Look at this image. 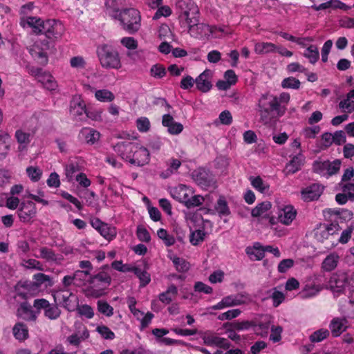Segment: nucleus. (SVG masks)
I'll use <instances>...</instances> for the list:
<instances>
[{"label": "nucleus", "mask_w": 354, "mask_h": 354, "mask_svg": "<svg viewBox=\"0 0 354 354\" xmlns=\"http://www.w3.org/2000/svg\"><path fill=\"white\" fill-rule=\"evenodd\" d=\"M177 6L180 9L179 19L183 24L188 28L189 34L194 37L205 38L219 37L218 31L223 32L221 28L211 27L198 23L199 10L192 0H179Z\"/></svg>", "instance_id": "f257e3e1"}, {"label": "nucleus", "mask_w": 354, "mask_h": 354, "mask_svg": "<svg viewBox=\"0 0 354 354\" xmlns=\"http://www.w3.org/2000/svg\"><path fill=\"white\" fill-rule=\"evenodd\" d=\"M105 12L113 19L118 20L121 28L130 34L137 32L140 28V13L135 8L120 10L115 0H106Z\"/></svg>", "instance_id": "f03ea898"}, {"label": "nucleus", "mask_w": 354, "mask_h": 354, "mask_svg": "<svg viewBox=\"0 0 354 354\" xmlns=\"http://www.w3.org/2000/svg\"><path fill=\"white\" fill-rule=\"evenodd\" d=\"M115 152L131 165L142 167L149 163V149L138 142L120 141L113 146Z\"/></svg>", "instance_id": "7ed1b4c3"}, {"label": "nucleus", "mask_w": 354, "mask_h": 354, "mask_svg": "<svg viewBox=\"0 0 354 354\" xmlns=\"http://www.w3.org/2000/svg\"><path fill=\"white\" fill-rule=\"evenodd\" d=\"M278 105L277 96L269 93L261 95L258 100L257 111L264 124L282 116V111H279Z\"/></svg>", "instance_id": "20e7f679"}, {"label": "nucleus", "mask_w": 354, "mask_h": 354, "mask_svg": "<svg viewBox=\"0 0 354 354\" xmlns=\"http://www.w3.org/2000/svg\"><path fill=\"white\" fill-rule=\"evenodd\" d=\"M171 196L184 204L187 208L195 207L201 205L204 202V198L201 195H194L193 189L185 185H178L170 188Z\"/></svg>", "instance_id": "39448f33"}, {"label": "nucleus", "mask_w": 354, "mask_h": 354, "mask_svg": "<svg viewBox=\"0 0 354 354\" xmlns=\"http://www.w3.org/2000/svg\"><path fill=\"white\" fill-rule=\"evenodd\" d=\"M97 55L101 66L106 69L118 70L122 67L119 53L108 44H101L97 48Z\"/></svg>", "instance_id": "423d86ee"}, {"label": "nucleus", "mask_w": 354, "mask_h": 354, "mask_svg": "<svg viewBox=\"0 0 354 354\" xmlns=\"http://www.w3.org/2000/svg\"><path fill=\"white\" fill-rule=\"evenodd\" d=\"M111 284V277L106 272H100L92 277L83 290L86 297H100L106 293Z\"/></svg>", "instance_id": "0eeeda50"}, {"label": "nucleus", "mask_w": 354, "mask_h": 354, "mask_svg": "<svg viewBox=\"0 0 354 354\" xmlns=\"http://www.w3.org/2000/svg\"><path fill=\"white\" fill-rule=\"evenodd\" d=\"M248 298L242 294L230 295L224 297L216 304L211 306L207 308L209 314L214 315L215 310H221L227 308L240 306L248 302Z\"/></svg>", "instance_id": "6e6552de"}, {"label": "nucleus", "mask_w": 354, "mask_h": 354, "mask_svg": "<svg viewBox=\"0 0 354 354\" xmlns=\"http://www.w3.org/2000/svg\"><path fill=\"white\" fill-rule=\"evenodd\" d=\"M341 161L338 159L330 160H317L313 164V170L315 173L328 178L336 174L340 169Z\"/></svg>", "instance_id": "1a4fd4ad"}, {"label": "nucleus", "mask_w": 354, "mask_h": 354, "mask_svg": "<svg viewBox=\"0 0 354 354\" xmlns=\"http://www.w3.org/2000/svg\"><path fill=\"white\" fill-rule=\"evenodd\" d=\"M276 220L286 226L290 225L295 220L297 212L290 204H281L277 205Z\"/></svg>", "instance_id": "9d476101"}, {"label": "nucleus", "mask_w": 354, "mask_h": 354, "mask_svg": "<svg viewBox=\"0 0 354 354\" xmlns=\"http://www.w3.org/2000/svg\"><path fill=\"white\" fill-rule=\"evenodd\" d=\"M49 45L47 41L37 40L29 47L31 56L39 64H46L48 62V51Z\"/></svg>", "instance_id": "9b49d317"}, {"label": "nucleus", "mask_w": 354, "mask_h": 354, "mask_svg": "<svg viewBox=\"0 0 354 354\" xmlns=\"http://www.w3.org/2000/svg\"><path fill=\"white\" fill-rule=\"evenodd\" d=\"M340 229L337 223L320 224L315 230L314 236L318 241L324 242L330 236L337 234Z\"/></svg>", "instance_id": "f8f14e48"}, {"label": "nucleus", "mask_w": 354, "mask_h": 354, "mask_svg": "<svg viewBox=\"0 0 354 354\" xmlns=\"http://www.w3.org/2000/svg\"><path fill=\"white\" fill-rule=\"evenodd\" d=\"M46 20L39 17L21 16L19 24L24 29L30 30L35 34L42 33Z\"/></svg>", "instance_id": "ddd939ff"}, {"label": "nucleus", "mask_w": 354, "mask_h": 354, "mask_svg": "<svg viewBox=\"0 0 354 354\" xmlns=\"http://www.w3.org/2000/svg\"><path fill=\"white\" fill-rule=\"evenodd\" d=\"M86 112L85 101L80 95H75L70 102L69 113L77 120H82Z\"/></svg>", "instance_id": "4468645a"}, {"label": "nucleus", "mask_w": 354, "mask_h": 354, "mask_svg": "<svg viewBox=\"0 0 354 354\" xmlns=\"http://www.w3.org/2000/svg\"><path fill=\"white\" fill-rule=\"evenodd\" d=\"M64 32V25L54 19L46 20L42 34L49 39L59 38Z\"/></svg>", "instance_id": "2eb2a0df"}, {"label": "nucleus", "mask_w": 354, "mask_h": 354, "mask_svg": "<svg viewBox=\"0 0 354 354\" xmlns=\"http://www.w3.org/2000/svg\"><path fill=\"white\" fill-rule=\"evenodd\" d=\"M32 75L36 77L37 80L46 89L50 91H57L58 90V84L50 73L37 69L32 72Z\"/></svg>", "instance_id": "dca6fc26"}, {"label": "nucleus", "mask_w": 354, "mask_h": 354, "mask_svg": "<svg viewBox=\"0 0 354 354\" xmlns=\"http://www.w3.org/2000/svg\"><path fill=\"white\" fill-rule=\"evenodd\" d=\"M34 306L38 310L44 309L45 316L50 319H55L60 315L59 309L44 299H36L34 302Z\"/></svg>", "instance_id": "f3484780"}, {"label": "nucleus", "mask_w": 354, "mask_h": 354, "mask_svg": "<svg viewBox=\"0 0 354 354\" xmlns=\"http://www.w3.org/2000/svg\"><path fill=\"white\" fill-rule=\"evenodd\" d=\"M37 209L35 204L32 201H26L21 203L18 210V216L23 222H30L36 215Z\"/></svg>", "instance_id": "a211bd4d"}, {"label": "nucleus", "mask_w": 354, "mask_h": 354, "mask_svg": "<svg viewBox=\"0 0 354 354\" xmlns=\"http://www.w3.org/2000/svg\"><path fill=\"white\" fill-rule=\"evenodd\" d=\"M100 133L95 129L84 127L80 130L78 138L80 141L93 145L100 140Z\"/></svg>", "instance_id": "6ab92c4d"}, {"label": "nucleus", "mask_w": 354, "mask_h": 354, "mask_svg": "<svg viewBox=\"0 0 354 354\" xmlns=\"http://www.w3.org/2000/svg\"><path fill=\"white\" fill-rule=\"evenodd\" d=\"M162 124L167 128V132L170 135L177 136L183 131V125L176 122L174 118L169 114L162 115Z\"/></svg>", "instance_id": "aec40b11"}, {"label": "nucleus", "mask_w": 354, "mask_h": 354, "mask_svg": "<svg viewBox=\"0 0 354 354\" xmlns=\"http://www.w3.org/2000/svg\"><path fill=\"white\" fill-rule=\"evenodd\" d=\"M349 327L346 317H334L330 322L329 328L333 337H339Z\"/></svg>", "instance_id": "412c9836"}, {"label": "nucleus", "mask_w": 354, "mask_h": 354, "mask_svg": "<svg viewBox=\"0 0 354 354\" xmlns=\"http://www.w3.org/2000/svg\"><path fill=\"white\" fill-rule=\"evenodd\" d=\"M84 88L91 91H94V96L97 101L102 103H111L115 99V94L107 88L95 90L89 84H84Z\"/></svg>", "instance_id": "4be33fe9"}, {"label": "nucleus", "mask_w": 354, "mask_h": 354, "mask_svg": "<svg viewBox=\"0 0 354 354\" xmlns=\"http://www.w3.org/2000/svg\"><path fill=\"white\" fill-rule=\"evenodd\" d=\"M64 167L66 178L68 181L72 182L75 180V173L81 169V160L77 157L69 158Z\"/></svg>", "instance_id": "5701e85b"}, {"label": "nucleus", "mask_w": 354, "mask_h": 354, "mask_svg": "<svg viewBox=\"0 0 354 354\" xmlns=\"http://www.w3.org/2000/svg\"><path fill=\"white\" fill-rule=\"evenodd\" d=\"M204 343L207 346H216L221 348H227L230 346L229 342L212 332H205L203 335Z\"/></svg>", "instance_id": "b1692460"}, {"label": "nucleus", "mask_w": 354, "mask_h": 354, "mask_svg": "<svg viewBox=\"0 0 354 354\" xmlns=\"http://www.w3.org/2000/svg\"><path fill=\"white\" fill-rule=\"evenodd\" d=\"M212 71L211 70H205L195 80L197 88L202 92H207L212 87L211 78Z\"/></svg>", "instance_id": "393cba45"}, {"label": "nucleus", "mask_w": 354, "mask_h": 354, "mask_svg": "<svg viewBox=\"0 0 354 354\" xmlns=\"http://www.w3.org/2000/svg\"><path fill=\"white\" fill-rule=\"evenodd\" d=\"M272 207L271 202L266 201L258 203L251 211V215L255 218H270Z\"/></svg>", "instance_id": "a878e982"}, {"label": "nucleus", "mask_w": 354, "mask_h": 354, "mask_svg": "<svg viewBox=\"0 0 354 354\" xmlns=\"http://www.w3.org/2000/svg\"><path fill=\"white\" fill-rule=\"evenodd\" d=\"M323 191V187L318 184H313L301 192V198L305 201H311L317 199Z\"/></svg>", "instance_id": "bb28decb"}, {"label": "nucleus", "mask_w": 354, "mask_h": 354, "mask_svg": "<svg viewBox=\"0 0 354 354\" xmlns=\"http://www.w3.org/2000/svg\"><path fill=\"white\" fill-rule=\"evenodd\" d=\"M16 296L22 299H27L34 296L37 292L35 290V286L32 283L20 282L15 286Z\"/></svg>", "instance_id": "cd10ccee"}, {"label": "nucleus", "mask_w": 354, "mask_h": 354, "mask_svg": "<svg viewBox=\"0 0 354 354\" xmlns=\"http://www.w3.org/2000/svg\"><path fill=\"white\" fill-rule=\"evenodd\" d=\"M39 312L32 309L31 306L27 302H23L17 310L19 317L27 321H34L37 319Z\"/></svg>", "instance_id": "c85d7f7f"}, {"label": "nucleus", "mask_w": 354, "mask_h": 354, "mask_svg": "<svg viewBox=\"0 0 354 354\" xmlns=\"http://www.w3.org/2000/svg\"><path fill=\"white\" fill-rule=\"evenodd\" d=\"M346 285V276L344 274H334L329 281V286L333 292H342Z\"/></svg>", "instance_id": "c756f323"}, {"label": "nucleus", "mask_w": 354, "mask_h": 354, "mask_svg": "<svg viewBox=\"0 0 354 354\" xmlns=\"http://www.w3.org/2000/svg\"><path fill=\"white\" fill-rule=\"evenodd\" d=\"M322 290V286L316 283H307L300 291L299 295L301 298L308 299L315 297Z\"/></svg>", "instance_id": "7c9ffc66"}, {"label": "nucleus", "mask_w": 354, "mask_h": 354, "mask_svg": "<svg viewBox=\"0 0 354 354\" xmlns=\"http://www.w3.org/2000/svg\"><path fill=\"white\" fill-rule=\"evenodd\" d=\"M131 313L134 317L140 322V328L142 329L147 327L154 317L151 313L147 312L145 313L138 308L132 310Z\"/></svg>", "instance_id": "2f4dec72"}, {"label": "nucleus", "mask_w": 354, "mask_h": 354, "mask_svg": "<svg viewBox=\"0 0 354 354\" xmlns=\"http://www.w3.org/2000/svg\"><path fill=\"white\" fill-rule=\"evenodd\" d=\"M12 334L16 339L24 342L29 337L28 329L26 324L18 322L12 328Z\"/></svg>", "instance_id": "473e14b6"}, {"label": "nucleus", "mask_w": 354, "mask_h": 354, "mask_svg": "<svg viewBox=\"0 0 354 354\" xmlns=\"http://www.w3.org/2000/svg\"><path fill=\"white\" fill-rule=\"evenodd\" d=\"M277 46L271 42H256L254 50L258 55L276 53Z\"/></svg>", "instance_id": "72a5a7b5"}, {"label": "nucleus", "mask_w": 354, "mask_h": 354, "mask_svg": "<svg viewBox=\"0 0 354 354\" xmlns=\"http://www.w3.org/2000/svg\"><path fill=\"white\" fill-rule=\"evenodd\" d=\"M38 257L42 258L47 261L55 262L59 263L62 260L61 255L55 254L53 251L47 248H41L38 250Z\"/></svg>", "instance_id": "f704fd0d"}, {"label": "nucleus", "mask_w": 354, "mask_h": 354, "mask_svg": "<svg viewBox=\"0 0 354 354\" xmlns=\"http://www.w3.org/2000/svg\"><path fill=\"white\" fill-rule=\"evenodd\" d=\"M304 161L303 155L298 154L293 157L292 160L286 165V171L287 174H294L300 169Z\"/></svg>", "instance_id": "c9c22d12"}, {"label": "nucleus", "mask_w": 354, "mask_h": 354, "mask_svg": "<svg viewBox=\"0 0 354 354\" xmlns=\"http://www.w3.org/2000/svg\"><path fill=\"white\" fill-rule=\"evenodd\" d=\"M246 253L252 260H260L264 257V247L260 243H256L252 247L246 249Z\"/></svg>", "instance_id": "e433bc0d"}, {"label": "nucleus", "mask_w": 354, "mask_h": 354, "mask_svg": "<svg viewBox=\"0 0 354 354\" xmlns=\"http://www.w3.org/2000/svg\"><path fill=\"white\" fill-rule=\"evenodd\" d=\"M178 289L174 285H171L168 287L165 292H163L159 295V300L167 305L170 304L172 300L177 295Z\"/></svg>", "instance_id": "4c0bfd02"}, {"label": "nucleus", "mask_w": 354, "mask_h": 354, "mask_svg": "<svg viewBox=\"0 0 354 354\" xmlns=\"http://www.w3.org/2000/svg\"><path fill=\"white\" fill-rule=\"evenodd\" d=\"M250 181L252 187L262 194H266L270 189L269 184L263 180L260 176H251Z\"/></svg>", "instance_id": "58836bf2"}, {"label": "nucleus", "mask_w": 354, "mask_h": 354, "mask_svg": "<svg viewBox=\"0 0 354 354\" xmlns=\"http://www.w3.org/2000/svg\"><path fill=\"white\" fill-rule=\"evenodd\" d=\"M339 256L333 252L328 254L323 261L322 268L324 270L330 272L334 270L338 263Z\"/></svg>", "instance_id": "ea45409f"}, {"label": "nucleus", "mask_w": 354, "mask_h": 354, "mask_svg": "<svg viewBox=\"0 0 354 354\" xmlns=\"http://www.w3.org/2000/svg\"><path fill=\"white\" fill-rule=\"evenodd\" d=\"M34 282L32 285L35 286V290L37 292L39 291V287L41 285H44L46 287L51 286L53 281L49 276L46 275L43 273H37L33 276Z\"/></svg>", "instance_id": "a19ab883"}, {"label": "nucleus", "mask_w": 354, "mask_h": 354, "mask_svg": "<svg viewBox=\"0 0 354 354\" xmlns=\"http://www.w3.org/2000/svg\"><path fill=\"white\" fill-rule=\"evenodd\" d=\"M262 318L263 319L258 324L253 322V326L256 328L255 331L257 334L265 337L267 335L268 330L270 327V317L268 315H265Z\"/></svg>", "instance_id": "79ce46f5"}, {"label": "nucleus", "mask_w": 354, "mask_h": 354, "mask_svg": "<svg viewBox=\"0 0 354 354\" xmlns=\"http://www.w3.org/2000/svg\"><path fill=\"white\" fill-rule=\"evenodd\" d=\"M75 285L77 286H87L86 282L90 281L91 277L88 270H77L74 273Z\"/></svg>", "instance_id": "37998d69"}, {"label": "nucleus", "mask_w": 354, "mask_h": 354, "mask_svg": "<svg viewBox=\"0 0 354 354\" xmlns=\"http://www.w3.org/2000/svg\"><path fill=\"white\" fill-rule=\"evenodd\" d=\"M215 210L220 217L230 215V210L227 203L223 196H220L215 205Z\"/></svg>", "instance_id": "c03bdc74"}, {"label": "nucleus", "mask_w": 354, "mask_h": 354, "mask_svg": "<svg viewBox=\"0 0 354 354\" xmlns=\"http://www.w3.org/2000/svg\"><path fill=\"white\" fill-rule=\"evenodd\" d=\"M303 55L307 58L311 64H315L319 57L318 48L315 45H310L304 50Z\"/></svg>", "instance_id": "a18cd8bd"}, {"label": "nucleus", "mask_w": 354, "mask_h": 354, "mask_svg": "<svg viewBox=\"0 0 354 354\" xmlns=\"http://www.w3.org/2000/svg\"><path fill=\"white\" fill-rule=\"evenodd\" d=\"M169 257L178 271L184 272L189 270V264L183 259H180L172 254H169Z\"/></svg>", "instance_id": "49530a36"}, {"label": "nucleus", "mask_w": 354, "mask_h": 354, "mask_svg": "<svg viewBox=\"0 0 354 354\" xmlns=\"http://www.w3.org/2000/svg\"><path fill=\"white\" fill-rule=\"evenodd\" d=\"M329 330L326 328H320L313 332L310 335V340L312 342H320L329 336Z\"/></svg>", "instance_id": "de8ad7c7"}, {"label": "nucleus", "mask_w": 354, "mask_h": 354, "mask_svg": "<svg viewBox=\"0 0 354 354\" xmlns=\"http://www.w3.org/2000/svg\"><path fill=\"white\" fill-rule=\"evenodd\" d=\"M15 138L20 145L19 149H23L30 142V134L21 129H19L15 132Z\"/></svg>", "instance_id": "09e8293b"}, {"label": "nucleus", "mask_w": 354, "mask_h": 354, "mask_svg": "<svg viewBox=\"0 0 354 354\" xmlns=\"http://www.w3.org/2000/svg\"><path fill=\"white\" fill-rule=\"evenodd\" d=\"M156 34L158 39L162 41L172 39L173 38L172 32L167 24L160 26Z\"/></svg>", "instance_id": "8fccbe9b"}, {"label": "nucleus", "mask_w": 354, "mask_h": 354, "mask_svg": "<svg viewBox=\"0 0 354 354\" xmlns=\"http://www.w3.org/2000/svg\"><path fill=\"white\" fill-rule=\"evenodd\" d=\"M277 223L279 222L276 220L275 217L270 216L269 218L268 223L270 229L273 230L274 235L279 237L285 236L287 234L286 230L278 225Z\"/></svg>", "instance_id": "3c124183"}, {"label": "nucleus", "mask_w": 354, "mask_h": 354, "mask_svg": "<svg viewBox=\"0 0 354 354\" xmlns=\"http://www.w3.org/2000/svg\"><path fill=\"white\" fill-rule=\"evenodd\" d=\"M102 226V228L99 231L100 234L108 241L113 239L117 234L115 227L108 224H105V225Z\"/></svg>", "instance_id": "603ef678"}, {"label": "nucleus", "mask_w": 354, "mask_h": 354, "mask_svg": "<svg viewBox=\"0 0 354 354\" xmlns=\"http://www.w3.org/2000/svg\"><path fill=\"white\" fill-rule=\"evenodd\" d=\"M103 109L100 108H90L86 109V117L95 122H100L102 120Z\"/></svg>", "instance_id": "864d4df0"}, {"label": "nucleus", "mask_w": 354, "mask_h": 354, "mask_svg": "<svg viewBox=\"0 0 354 354\" xmlns=\"http://www.w3.org/2000/svg\"><path fill=\"white\" fill-rule=\"evenodd\" d=\"M10 136L7 133H0V155L5 156L9 149Z\"/></svg>", "instance_id": "5fc2aeb1"}, {"label": "nucleus", "mask_w": 354, "mask_h": 354, "mask_svg": "<svg viewBox=\"0 0 354 354\" xmlns=\"http://www.w3.org/2000/svg\"><path fill=\"white\" fill-rule=\"evenodd\" d=\"M205 233L203 230H196L191 232L189 236L190 243L193 245H197L204 241Z\"/></svg>", "instance_id": "6e6d98bb"}, {"label": "nucleus", "mask_w": 354, "mask_h": 354, "mask_svg": "<svg viewBox=\"0 0 354 354\" xmlns=\"http://www.w3.org/2000/svg\"><path fill=\"white\" fill-rule=\"evenodd\" d=\"M339 107L342 112L351 113L354 111V100L346 96V98L339 102Z\"/></svg>", "instance_id": "4d7b16f0"}, {"label": "nucleus", "mask_w": 354, "mask_h": 354, "mask_svg": "<svg viewBox=\"0 0 354 354\" xmlns=\"http://www.w3.org/2000/svg\"><path fill=\"white\" fill-rule=\"evenodd\" d=\"M70 66L77 71L83 70L86 66V61L82 56H75L70 59Z\"/></svg>", "instance_id": "13d9d810"}, {"label": "nucleus", "mask_w": 354, "mask_h": 354, "mask_svg": "<svg viewBox=\"0 0 354 354\" xmlns=\"http://www.w3.org/2000/svg\"><path fill=\"white\" fill-rule=\"evenodd\" d=\"M290 95L289 93L283 92L279 97H277V104L279 111H282V115H283L286 111V106L289 103Z\"/></svg>", "instance_id": "bf43d9fd"}, {"label": "nucleus", "mask_w": 354, "mask_h": 354, "mask_svg": "<svg viewBox=\"0 0 354 354\" xmlns=\"http://www.w3.org/2000/svg\"><path fill=\"white\" fill-rule=\"evenodd\" d=\"M157 235L161 240L163 241L164 243L167 246H171L174 244V237L169 234L167 231L165 229L160 228L157 232Z\"/></svg>", "instance_id": "052dcab7"}, {"label": "nucleus", "mask_w": 354, "mask_h": 354, "mask_svg": "<svg viewBox=\"0 0 354 354\" xmlns=\"http://www.w3.org/2000/svg\"><path fill=\"white\" fill-rule=\"evenodd\" d=\"M283 328L279 325H272L270 328V340L274 343L279 342L281 340Z\"/></svg>", "instance_id": "680f3d73"}, {"label": "nucleus", "mask_w": 354, "mask_h": 354, "mask_svg": "<svg viewBox=\"0 0 354 354\" xmlns=\"http://www.w3.org/2000/svg\"><path fill=\"white\" fill-rule=\"evenodd\" d=\"M138 130L142 133L148 132L151 128L149 120L146 117L138 118L136 121Z\"/></svg>", "instance_id": "e2e57ef3"}, {"label": "nucleus", "mask_w": 354, "mask_h": 354, "mask_svg": "<svg viewBox=\"0 0 354 354\" xmlns=\"http://www.w3.org/2000/svg\"><path fill=\"white\" fill-rule=\"evenodd\" d=\"M96 331L105 339L112 340L115 337V333L104 325L97 326Z\"/></svg>", "instance_id": "0e129e2a"}, {"label": "nucleus", "mask_w": 354, "mask_h": 354, "mask_svg": "<svg viewBox=\"0 0 354 354\" xmlns=\"http://www.w3.org/2000/svg\"><path fill=\"white\" fill-rule=\"evenodd\" d=\"M333 214L337 216V218L341 222H348L352 219L353 214L351 211L348 209L333 210Z\"/></svg>", "instance_id": "69168bd1"}, {"label": "nucleus", "mask_w": 354, "mask_h": 354, "mask_svg": "<svg viewBox=\"0 0 354 354\" xmlns=\"http://www.w3.org/2000/svg\"><path fill=\"white\" fill-rule=\"evenodd\" d=\"M97 309L99 312L107 317H111L113 314V308L107 302L100 300L97 301Z\"/></svg>", "instance_id": "338daca9"}, {"label": "nucleus", "mask_w": 354, "mask_h": 354, "mask_svg": "<svg viewBox=\"0 0 354 354\" xmlns=\"http://www.w3.org/2000/svg\"><path fill=\"white\" fill-rule=\"evenodd\" d=\"M120 44L128 50H136L138 46V41L132 37H122Z\"/></svg>", "instance_id": "774afa93"}]
</instances>
